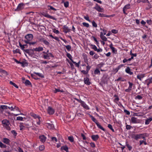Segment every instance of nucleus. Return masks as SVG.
Wrapping results in <instances>:
<instances>
[{"mask_svg": "<svg viewBox=\"0 0 152 152\" xmlns=\"http://www.w3.org/2000/svg\"><path fill=\"white\" fill-rule=\"evenodd\" d=\"M2 123L4 127L8 130H10L11 128L9 126L10 124V121L7 119H4L2 121Z\"/></svg>", "mask_w": 152, "mask_h": 152, "instance_id": "obj_1", "label": "nucleus"}, {"mask_svg": "<svg viewBox=\"0 0 152 152\" xmlns=\"http://www.w3.org/2000/svg\"><path fill=\"white\" fill-rule=\"evenodd\" d=\"M146 134V133H144L143 134H136L134 135V138L136 140H137L141 138L143 139L144 140H146L145 136Z\"/></svg>", "mask_w": 152, "mask_h": 152, "instance_id": "obj_2", "label": "nucleus"}, {"mask_svg": "<svg viewBox=\"0 0 152 152\" xmlns=\"http://www.w3.org/2000/svg\"><path fill=\"white\" fill-rule=\"evenodd\" d=\"M25 5V4L23 3L19 4L17 8L14 10V11L16 12H18L24 8Z\"/></svg>", "mask_w": 152, "mask_h": 152, "instance_id": "obj_3", "label": "nucleus"}, {"mask_svg": "<svg viewBox=\"0 0 152 152\" xmlns=\"http://www.w3.org/2000/svg\"><path fill=\"white\" fill-rule=\"evenodd\" d=\"M25 37L27 40H24V41H30L33 38V35L31 34H28L25 36Z\"/></svg>", "mask_w": 152, "mask_h": 152, "instance_id": "obj_4", "label": "nucleus"}, {"mask_svg": "<svg viewBox=\"0 0 152 152\" xmlns=\"http://www.w3.org/2000/svg\"><path fill=\"white\" fill-rule=\"evenodd\" d=\"M42 14L46 18H49L54 20H57L56 19L55 17L50 15L48 13L43 12Z\"/></svg>", "mask_w": 152, "mask_h": 152, "instance_id": "obj_5", "label": "nucleus"}, {"mask_svg": "<svg viewBox=\"0 0 152 152\" xmlns=\"http://www.w3.org/2000/svg\"><path fill=\"white\" fill-rule=\"evenodd\" d=\"M88 65L86 66V69L85 71V70H82L81 71V72L83 73L84 75H86L88 74L89 70L91 68V66L88 65V63H87Z\"/></svg>", "mask_w": 152, "mask_h": 152, "instance_id": "obj_6", "label": "nucleus"}, {"mask_svg": "<svg viewBox=\"0 0 152 152\" xmlns=\"http://www.w3.org/2000/svg\"><path fill=\"white\" fill-rule=\"evenodd\" d=\"M128 83L129 84V86L128 88L126 89L125 90V91L127 92H130L132 90V88L133 85V84L130 81H129Z\"/></svg>", "mask_w": 152, "mask_h": 152, "instance_id": "obj_7", "label": "nucleus"}, {"mask_svg": "<svg viewBox=\"0 0 152 152\" xmlns=\"http://www.w3.org/2000/svg\"><path fill=\"white\" fill-rule=\"evenodd\" d=\"M128 83L129 84V86L128 88L126 89L125 90V91L127 92H130L132 90V88L133 85V84L130 81H129Z\"/></svg>", "mask_w": 152, "mask_h": 152, "instance_id": "obj_8", "label": "nucleus"}, {"mask_svg": "<svg viewBox=\"0 0 152 152\" xmlns=\"http://www.w3.org/2000/svg\"><path fill=\"white\" fill-rule=\"evenodd\" d=\"M83 81L84 83L87 85H90L91 84V83L88 77H84Z\"/></svg>", "mask_w": 152, "mask_h": 152, "instance_id": "obj_9", "label": "nucleus"}, {"mask_svg": "<svg viewBox=\"0 0 152 152\" xmlns=\"http://www.w3.org/2000/svg\"><path fill=\"white\" fill-rule=\"evenodd\" d=\"M131 122L133 124H137L139 123V120L138 119L134 117H132L131 118Z\"/></svg>", "mask_w": 152, "mask_h": 152, "instance_id": "obj_10", "label": "nucleus"}, {"mask_svg": "<svg viewBox=\"0 0 152 152\" xmlns=\"http://www.w3.org/2000/svg\"><path fill=\"white\" fill-rule=\"evenodd\" d=\"M20 64H21V66L23 67L27 66L28 65V63L26 60L22 61L20 62Z\"/></svg>", "mask_w": 152, "mask_h": 152, "instance_id": "obj_11", "label": "nucleus"}, {"mask_svg": "<svg viewBox=\"0 0 152 152\" xmlns=\"http://www.w3.org/2000/svg\"><path fill=\"white\" fill-rule=\"evenodd\" d=\"M48 112L49 114L52 115L54 113V110L52 107H49L48 108Z\"/></svg>", "mask_w": 152, "mask_h": 152, "instance_id": "obj_12", "label": "nucleus"}, {"mask_svg": "<svg viewBox=\"0 0 152 152\" xmlns=\"http://www.w3.org/2000/svg\"><path fill=\"white\" fill-rule=\"evenodd\" d=\"M96 6L95 7V9H96L98 12H102L104 11V9L103 8H101L97 4H96Z\"/></svg>", "mask_w": 152, "mask_h": 152, "instance_id": "obj_13", "label": "nucleus"}, {"mask_svg": "<svg viewBox=\"0 0 152 152\" xmlns=\"http://www.w3.org/2000/svg\"><path fill=\"white\" fill-rule=\"evenodd\" d=\"M3 142L4 143L7 145H10V140L8 138H4L3 139Z\"/></svg>", "mask_w": 152, "mask_h": 152, "instance_id": "obj_14", "label": "nucleus"}, {"mask_svg": "<svg viewBox=\"0 0 152 152\" xmlns=\"http://www.w3.org/2000/svg\"><path fill=\"white\" fill-rule=\"evenodd\" d=\"M39 139L41 142H44L46 140V137L45 135H42L39 136Z\"/></svg>", "mask_w": 152, "mask_h": 152, "instance_id": "obj_15", "label": "nucleus"}, {"mask_svg": "<svg viewBox=\"0 0 152 152\" xmlns=\"http://www.w3.org/2000/svg\"><path fill=\"white\" fill-rule=\"evenodd\" d=\"M81 105L86 110H89V108L88 107V106L85 103V102L82 101L80 103Z\"/></svg>", "mask_w": 152, "mask_h": 152, "instance_id": "obj_16", "label": "nucleus"}, {"mask_svg": "<svg viewBox=\"0 0 152 152\" xmlns=\"http://www.w3.org/2000/svg\"><path fill=\"white\" fill-rule=\"evenodd\" d=\"M39 41L42 42H43L44 44L45 45L48 46L49 44V42L46 40L44 38H41L40 39Z\"/></svg>", "mask_w": 152, "mask_h": 152, "instance_id": "obj_17", "label": "nucleus"}, {"mask_svg": "<svg viewBox=\"0 0 152 152\" xmlns=\"http://www.w3.org/2000/svg\"><path fill=\"white\" fill-rule=\"evenodd\" d=\"M99 137L98 135H93L91 136V138L93 140L96 141L99 139Z\"/></svg>", "mask_w": 152, "mask_h": 152, "instance_id": "obj_18", "label": "nucleus"}, {"mask_svg": "<svg viewBox=\"0 0 152 152\" xmlns=\"http://www.w3.org/2000/svg\"><path fill=\"white\" fill-rule=\"evenodd\" d=\"M45 124L48 128L49 129H53L54 128V125L52 124L46 123Z\"/></svg>", "mask_w": 152, "mask_h": 152, "instance_id": "obj_19", "label": "nucleus"}, {"mask_svg": "<svg viewBox=\"0 0 152 152\" xmlns=\"http://www.w3.org/2000/svg\"><path fill=\"white\" fill-rule=\"evenodd\" d=\"M100 37L104 41H107V38L103 35V33L102 32H100Z\"/></svg>", "mask_w": 152, "mask_h": 152, "instance_id": "obj_20", "label": "nucleus"}, {"mask_svg": "<svg viewBox=\"0 0 152 152\" xmlns=\"http://www.w3.org/2000/svg\"><path fill=\"white\" fill-rule=\"evenodd\" d=\"M126 72L130 75L133 74V72L131 71V69L129 67H127L125 70Z\"/></svg>", "mask_w": 152, "mask_h": 152, "instance_id": "obj_21", "label": "nucleus"}, {"mask_svg": "<svg viewBox=\"0 0 152 152\" xmlns=\"http://www.w3.org/2000/svg\"><path fill=\"white\" fill-rule=\"evenodd\" d=\"M64 32L65 33H66L68 32H69L71 30L67 26H64Z\"/></svg>", "mask_w": 152, "mask_h": 152, "instance_id": "obj_22", "label": "nucleus"}, {"mask_svg": "<svg viewBox=\"0 0 152 152\" xmlns=\"http://www.w3.org/2000/svg\"><path fill=\"white\" fill-rule=\"evenodd\" d=\"M24 53L28 54L29 55H31L33 54V53L31 51V49H26L24 50Z\"/></svg>", "mask_w": 152, "mask_h": 152, "instance_id": "obj_23", "label": "nucleus"}, {"mask_svg": "<svg viewBox=\"0 0 152 152\" xmlns=\"http://www.w3.org/2000/svg\"><path fill=\"white\" fill-rule=\"evenodd\" d=\"M19 126L20 127V130L21 131L23 130L24 129L25 126L23 123H20Z\"/></svg>", "mask_w": 152, "mask_h": 152, "instance_id": "obj_24", "label": "nucleus"}, {"mask_svg": "<svg viewBox=\"0 0 152 152\" xmlns=\"http://www.w3.org/2000/svg\"><path fill=\"white\" fill-rule=\"evenodd\" d=\"M23 83L25 84L26 86H29V85H31V82L28 80H25V82L23 81Z\"/></svg>", "mask_w": 152, "mask_h": 152, "instance_id": "obj_25", "label": "nucleus"}, {"mask_svg": "<svg viewBox=\"0 0 152 152\" xmlns=\"http://www.w3.org/2000/svg\"><path fill=\"white\" fill-rule=\"evenodd\" d=\"M61 150H64L66 152H68V148L66 145L64 146H62L61 147Z\"/></svg>", "mask_w": 152, "mask_h": 152, "instance_id": "obj_26", "label": "nucleus"}, {"mask_svg": "<svg viewBox=\"0 0 152 152\" xmlns=\"http://www.w3.org/2000/svg\"><path fill=\"white\" fill-rule=\"evenodd\" d=\"M152 121V117H150L145 120V124H148L150 122Z\"/></svg>", "mask_w": 152, "mask_h": 152, "instance_id": "obj_27", "label": "nucleus"}, {"mask_svg": "<svg viewBox=\"0 0 152 152\" xmlns=\"http://www.w3.org/2000/svg\"><path fill=\"white\" fill-rule=\"evenodd\" d=\"M98 127L100 129L104 131H105V130L104 128H103L99 124V122H98L97 123H96V124Z\"/></svg>", "mask_w": 152, "mask_h": 152, "instance_id": "obj_28", "label": "nucleus"}, {"mask_svg": "<svg viewBox=\"0 0 152 152\" xmlns=\"http://www.w3.org/2000/svg\"><path fill=\"white\" fill-rule=\"evenodd\" d=\"M0 73H1L2 75L4 76H6L8 75L6 71L2 69L1 70Z\"/></svg>", "mask_w": 152, "mask_h": 152, "instance_id": "obj_29", "label": "nucleus"}, {"mask_svg": "<svg viewBox=\"0 0 152 152\" xmlns=\"http://www.w3.org/2000/svg\"><path fill=\"white\" fill-rule=\"evenodd\" d=\"M35 49L36 51L39 52L42 51L43 50V48L42 47H38L35 48Z\"/></svg>", "mask_w": 152, "mask_h": 152, "instance_id": "obj_30", "label": "nucleus"}, {"mask_svg": "<svg viewBox=\"0 0 152 152\" xmlns=\"http://www.w3.org/2000/svg\"><path fill=\"white\" fill-rule=\"evenodd\" d=\"M113 45L112 44V43H111L109 46L110 48L111 49V50H112V51L113 52V53H115V48L113 47Z\"/></svg>", "mask_w": 152, "mask_h": 152, "instance_id": "obj_31", "label": "nucleus"}, {"mask_svg": "<svg viewBox=\"0 0 152 152\" xmlns=\"http://www.w3.org/2000/svg\"><path fill=\"white\" fill-rule=\"evenodd\" d=\"M34 73L38 76L39 77H40L41 78H43L44 77V75L41 73L38 72H34Z\"/></svg>", "mask_w": 152, "mask_h": 152, "instance_id": "obj_32", "label": "nucleus"}, {"mask_svg": "<svg viewBox=\"0 0 152 152\" xmlns=\"http://www.w3.org/2000/svg\"><path fill=\"white\" fill-rule=\"evenodd\" d=\"M24 42L26 44H29L30 45H34L36 43V42H30V41H24Z\"/></svg>", "mask_w": 152, "mask_h": 152, "instance_id": "obj_33", "label": "nucleus"}, {"mask_svg": "<svg viewBox=\"0 0 152 152\" xmlns=\"http://www.w3.org/2000/svg\"><path fill=\"white\" fill-rule=\"evenodd\" d=\"M19 45L21 49L24 52V50H25L24 49V48H26V47H25V45H22L21 44L20 42H19Z\"/></svg>", "mask_w": 152, "mask_h": 152, "instance_id": "obj_34", "label": "nucleus"}, {"mask_svg": "<svg viewBox=\"0 0 152 152\" xmlns=\"http://www.w3.org/2000/svg\"><path fill=\"white\" fill-rule=\"evenodd\" d=\"M90 117L91 118V120H92L96 124V123L98 122L97 121L96 119L95 118H94V116L91 115H90Z\"/></svg>", "mask_w": 152, "mask_h": 152, "instance_id": "obj_35", "label": "nucleus"}, {"mask_svg": "<svg viewBox=\"0 0 152 152\" xmlns=\"http://www.w3.org/2000/svg\"><path fill=\"white\" fill-rule=\"evenodd\" d=\"M58 92H63L64 91L63 89L61 90L59 89L55 88V90L54 91V93L55 94L56 93Z\"/></svg>", "mask_w": 152, "mask_h": 152, "instance_id": "obj_36", "label": "nucleus"}, {"mask_svg": "<svg viewBox=\"0 0 152 152\" xmlns=\"http://www.w3.org/2000/svg\"><path fill=\"white\" fill-rule=\"evenodd\" d=\"M48 9L49 10H53L54 11H56L57 10L55 8L53 7L52 6L50 5H48Z\"/></svg>", "mask_w": 152, "mask_h": 152, "instance_id": "obj_37", "label": "nucleus"}, {"mask_svg": "<svg viewBox=\"0 0 152 152\" xmlns=\"http://www.w3.org/2000/svg\"><path fill=\"white\" fill-rule=\"evenodd\" d=\"M144 77V74H142L141 75H137V78L139 79L140 80H142V78H143Z\"/></svg>", "mask_w": 152, "mask_h": 152, "instance_id": "obj_38", "label": "nucleus"}, {"mask_svg": "<svg viewBox=\"0 0 152 152\" xmlns=\"http://www.w3.org/2000/svg\"><path fill=\"white\" fill-rule=\"evenodd\" d=\"M94 74L100 75V71L98 69H96L94 71Z\"/></svg>", "mask_w": 152, "mask_h": 152, "instance_id": "obj_39", "label": "nucleus"}, {"mask_svg": "<svg viewBox=\"0 0 152 152\" xmlns=\"http://www.w3.org/2000/svg\"><path fill=\"white\" fill-rule=\"evenodd\" d=\"M69 140L71 142H73L74 141V138L73 137L70 136L68 137Z\"/></svg>", "mask_w": 152, "mask_h": 152, "instance_id": "obj_40", "label": "nucleus"}, {"mask_svg": "<svg viewBox=\"0 0 152 152\" xmlns=\"http://www.w3.org/2000/svg\"><path fill=\"white\" fill-rule=\"evenodd\" d=\"M65 46L68 51H70L71 49V47L70 45H64Z\"/></svg>", "mask_w": 152, "mask_h": 152, "instance_id": "obj_41", "label": "nucleus"}, {"mask_svg": "<svg viewBox=\"0 0 152 152\" xmlns=\"http://www.w3.org/2000/svg\"><path fill=\"white\" fill-rule=\"evenodd\" d=\"M10 84L12 85L16 88H18V86L15 83L13 82L12 81H10Z\"/></svg>", "mask_w": 152, "mask_h": 152, "instance_id": "obj_42", "label": "nucleus"}, {"mask_svg": "<svg viewBox=\"0 0 152 152\" xmlns=\"http://www.w3.org/2000/svg\"><path fill=\"white\" fill-rule=\"evenodd\" d=\"M66 55L67 57L70 59V60L71 61H73V59H72V56L70 53H67Z\"/></svg>", "mask_w": 152, "mask_h": 152, "instance_id": "obj_43", "label": "nucleus"}, {"mask_svg": "<svg viewBox=\"0 0 152 152\" xmlns=\"http://www.w3.org/2000/svg\"><path fill=\"white\" fill-rule=\"evenodd\" d=\"M0 147L1 148H6L7 146L6 145L4 144L0 141Z\"/></svg>", "mask_w": 152, "mask_h": 152, "instance_id": "obj_44", "label": "nucleus"}, {"mask_svg": "<svg viewBox=\"0 0 152 152\" xmlns=\"http://www.w3.org/2000/svg\"><path fill=\"white\" fill-rule=\"evenodd\" d=\"M136 99L141 100L142 99V97L140 95L137 96L135 98Z\"/></svg>", "mask_w": 152, "mask_h": 152, "instance_id": "obj_45", "label": "nucleus"}, {"mask_svg": "<svg viewBox=\"0 0 152 152\" xmlns=\"http://www.w3.org/2000/svg\"><path fill=\"white\" fill-rule=\"evenodd\" d=\"M126 146L128 148L129 151H131L132 149V146L130 145L129 144L126 143Z\"/></svg>", "mask_w": 152, "mask_h": 152, "instance_id": "obj_46", "label": "nucleus"}, {"mask_svg": "<svg viewBox=\"0 0 152 152\" xmlns=\"http://www.w3.org/2000/svg\"><path fill=\"white\" fill-rule=\"evenodd\" d=\"M14 53H19L20 54V50L19 49H16L15 50L13 51Z\"/></svg>", "mask_w": 152, "mask_h": 152, "instance_id": "obj_47", "label": "nucleus"}, {"mask_svg": "<svg viewBox=\"0 0 152 152\" xmlns=\"http://www.w3.org/2000/svg\"><path fill=\"white\" fill-rule=\"evenodd\" d=\"M123 8L126 9H129L130 8V4H126Z\"/></svg>", "mask_w": 152, "mask_h": 152, "instance_id": "obj_48", "label": "nucleus"}, {"mask_svg": "<svg viewBox=\"0 0 152 152\" xmlns=\"http://www.w3.org/2000/svg\"><path fill=\"white\" fill-rule=\"evenodd\" d=\"M31 115L35 118H41V117L37 115L34 114H32Z\"/></svg>", "mask_w": 152, "mask_h": 152, "instance_id": "obj_49", "label": "nucleus"}, {"mask_svg": "<svg viewBox=\"0 0 152 152\" xmlns=\"http://www.w3.org/2000/svg\"><path fill=\"white\" fill-rule=\"evenodd\" d=\"M92 26L94 27L95 28H96L97 27V24L95 23L94 21L93 20L92 22Z\"/></svg>", "mask_w": 152, "mask_h": 152, "instance_id": "obj_50", "label": "nucleus"}, {"mask_svg": "<svg viewBox=\"0 0 152 152\" xmlns=\"http://www.w3.org/2000/svg\"><path fill=\"white\" fill-rule=\"evenodd\" d=\"M1 109L4 110H6L7 109V106L6 105H1L0 107Z\"/></svg>", "mask_w": 152, "mask_h": 152, "instance_id": "obj_51", "label": "nucleus"}, {"mask_svg": "<svg viewBox=\"0 0 152 152\" xmlns=\"http://www.w3.org/2000/svg\"><path fill=\"white\" fill-rule=\"evenodd\" d=\"M82 24L84 26H85L87 28H88L89 26V24H88V23H85V22H83L82 23Z\"/></svg>", "mask_w": 152, "mask_h": 152, "instance_id": "obj_52", "label": "nucleus"}, {"mask_svg": "<svg viewBox=\"0 0 152 152\" xmlns=\"http://www.w3.org/2000/svg\"><path fill=\"white\" fill-rule=\"evenodd\" d=\"M23 118L20 116H18L17 117L16 120L17 121H23Z\"/></svg>", "mask_w": 152, "mask_h": 152, "instance_id": "obj_53", "label": "nucleus"}, {"mask_svg": "<svg viewBox=\"0 0 152 152\" xmlns=\"http://www.w3.org/2000/svg\"><path fill=\"white\" fill-rule=\"evenodd\" d=\"M45 148V146L44 145H40L39 147V149L40 151H43Z\"/></svg>", "mask_w": 152, "mask_h": 152, "instance_id": "obj_54", "label": "nucleus"}, {"mask_svg": "<svg viewBox=\"0 0 152 152\" xmlns=\"http://www.w3.org/2000/svg\"><path fill=\"white\" fill-rule=\"evenodd\" d=\"M152 20L151 19L148 20H146L147 23L149 25H151L152 23Z\"/></svg>", "mask_w": 152, "mask_h": 152, "instance_id": "obj_55", "label": "nucleus"}, {"mask_svg": "<svg viewBox=\"0 0 152 152\" xmlns=\"http://www.w3.org/2000/svg\"><path fill=\"white\" fill-rule=\"evenodd\" d=\"M64 6L65 7H67L69 6V3L68 1H66L64 3Z\"/></svg>", "mask_w": 152, "mask_h": 152, "instance_id": "obj_56", "label": "nucleus"}, {"mask_svg": "<svg viewBox=\"0 0 152 152\" xmlns=\"http://www.w3.org/2000/svg\"><path fill=\"white\" fill-rule=\"evenodd\" d=\"M91 46L92 47V49H93L94 51H96V50L97 49V48L96 45H91Z\"/></svg>", "mask_w": 152, "mask_h": 152, "instance_id": "obj_57", "label": "nucleus"}, {"mask_svg": "<svg viewBox=\"0 0 152 152\" xmlns=\"http://www.w3.org/2000/svg\"><path fill=\"white\" fill-rule=\"evenodd\" d=\"M99 57V56L97 54H94V55L93 57V58L96 59Z\"/></svg>", "mask_w": 152, "mask_h": 152, "instance_id": "obj_58", "label": "nucleus"}, {"mask_svg": "<svg viewBox=\"0 0 152 152\" xmlns=\"http://www.w3.org/2000/svg\"><path fill=\"white\" fill-rule=\"evenodd\" d=\"M74 64H75V66H76L78 68L79 67V64H77V63H76V62H75V61H72Z\"/></svg>", "mask_w": 152, "mask_h": 152, "instance_id": "obj_59", "label": "nucleus"}, {"mask_svg": "<svg viewBox=\"0 0 152 152\" xmlns=\"http://www.w3.org/2000/svg\"><path fill=\"white\" fill-rule=\"evenodd\" d=\"M132 128V126L130 125H126V129L127 130L130 129Z\"/></svg>", "mask_w": 152, "mask_h": 152, "instance_id": "obj_60", "label": "nucleus"}, {"mask_svg": "<svg viewBox=\"0 0 152 152\" xmlns=\"http://www.w3.org/2000/svg\"><path fill=\"white\" fill-rule=\"evenodd\" d=\"M11 133L15 136H16L17 135V133L14 130H13L11 131Z\"/></svg>", "mask_w": 152, "mask_h": 152, "instance_id": "obj_61", "label": "nucleus"}, {"mask_svg": "<svg viewBox=\"0 0 152 152\" xmlns=\"http://www.w3.org/2000/svg\"><path fill=\"white\" fill-rule=\"evenodd\" d=\"M111 32L114 34H116L118 32V31L115 29H112Z\"/></svg>", "mask_w": 152, "mask_h": 152, "instance_id": "obj_62", "label": "nucleus"}, {"mask_svg": "<svg viewBox=\"0 0 152 152\" xmlns=\"http://www.w3.org/2000/svg\"><path fill=\"white\" fill-rule=\"evenodd\" d=\"M81 135L83 140H86V139L85 136L83 134L81 133Z\"/></svg>", "mask_w": 152, "mask_h": 152, "instance_id": "obj_63", "label": "nucleus"}, {"mask_svg": "<svg viewBox=\"0 0 152 152\" xmlns=\"http://www.w3.org/2000/svg\"><path fill=\"white\" fill-rule=\"evenodd\" d=\"M84 18L85 19H86V20L88 21L89 22H91V20L89 19V18L88 16V15L86 16H84Z\"/></svg>", "mask_w": 152, "mask_h": 152, "instance_id": "obj_64", "label": "nucleus"}]
</instances>
